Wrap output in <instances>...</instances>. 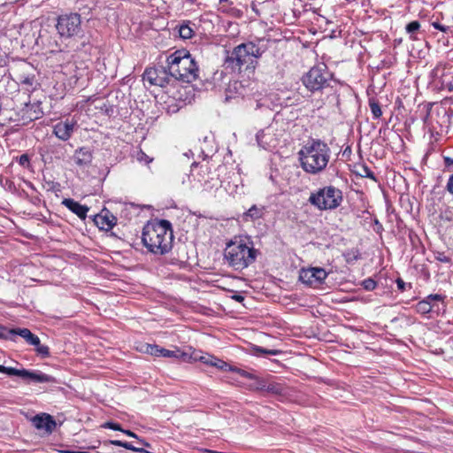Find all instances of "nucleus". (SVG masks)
I'll return each instance as SVG.
<instances>
[{
	"instance_id": "nucleus-41",
	"label": "nucleus",
	"mask_w": 453,
	"mask_h": 453,
	"mask_svg": "<svg viewBox=\"0 0 453 453\" xmlns=\"http://www.w3.org/2000/svg\"><path fill=\"white\" fill-rule=\"evenodd\" d=\"M447 188H448L449 192L453 195V174L451 175V177L449 178V180L448 181Z\"/></svg>"
},
{
	"instance_id": "nucleus-43",
	"label": "nucleus",
	"mask_w": 453,
	"mask_h": 453,
	"mask_svg": "<svg viewBox=\"0 0 453 453\" xmlns=\"http://www.w3.org/2000/svg\"><path fill=\"white\" fill-rule=\"evenodd\" d=\"M433 27L435 28V29H438L440 31H442V32H445L446 31V27L441 25L440 23L438 22H434L433 23Z\"/></svg>"
},
{
	"instance_id": "nucleus-18",
	"label": "nucleus",
	"mask_w": 453,
	"mask_h": 453,
	"mask_svg": "<svg viewBox=\"0 0 453 453\" xmlns=\"http://www.w3.org/2000/svg\"><path fill=\"white\" fill-rule=\"evenodd\" d=\"M92 159L93 153L88 147H81L77 149L73 156L74 164L81 168L88 166L91 164Z\"/></svg>"
},
{
	"instance_id": "nucleus-23",
	"label": "nucleus",
	"mask_w": 453,
	"mask_h": 453,
	"mask_svg": "<svg viewBox=\"0 0 453 453\" xmlns=\"http://www.w3.org/2000/svg\"><path fill=\"white\" fill-rule=\"evenodd\" d=\"M83 69L79 68L75 63H68L63 67V72L65 74H71L76 81L83 76Z\"/></svg>"
},
{
	"instance_id": "nucleus-10",
	"label": "nucleus",
	"mask_w": 453,
	"mask_h": 453,
	"mask_svg": "<svg viewBox=\"0 0 453 453\" xmlns=\"http://www.w3.org/2000/svg\"><path fill=\"white\" fill-rule=\"evenodd\" d=\"M0 372L10 376H18L27 381L35 383H57V380L49 374L43 373L38 370L16 369L0 365Z\"/></svg>"
},
{
	"instance_id": "nucleus-2",
	"label": "nucleus",
	"mask_w": 453,
	"mask_h": 453,
	"mask_svg": "<svg viewBox=\"0 0 453 453\" xmlns=\"http://www.w3.org/2000/svg\"><path fill=\"white\" fill-rule=\"evenodd\" d=\"M142 241L152 253L163 255L172 249L173 229L168 220L160 219L147 223L142 230Z\"/></svg>"
},
{
	"instance_id": "nucleus-12",
	"label": "nucleus",
	"mask_w": 453,
	"mask_h": 453,
	"mask_svg": "<svg viewBox=\"0 0 453 453\" xmlns=\"http://www.w3.org/2000/svg\"><path fill=\"white\" fill-rule=\"evenodd\" d=\"M171 78L167 67L162 65L146 68L143 73V81L145 82L162 88L169 84Z\"/></svg>"
},
{
	"instance_id": "nucleus-53",
	"label": "nucleus",
	"mask_w": 453,
	"mask_h": 453,
	"mask_svg": "<svg viewBox=\"0 0 453 453\" xmlns=\"http://www.w3.org/2000/svg\"><path fill=\"white\" fill-rule=\"evenodd\" d=\"M257 142L259 143V135L258 134L257 135Z\"/></svg>"
},
{
	"instance_id": "nucleus-22",
	"label": "nucleus",
	"mask_w": 453,
	"mask_h": 453,
	"mask_svg": "<svg viewBox=\"0 0 453 453\" xmlns=\"http://www.w3.org/2000/svg\"><path fill=\"white\" fill-rule=\"evenodd\" d=\"M264 206L258 207L257 205H252L246 212L243 213L242 219L244 221H253L261 219L264 215Z\"/></svg>"
},
{
	"instance_id": "nucleus-14",
	"label": "nucleus",
	"mask_w": 453,
	"mask_h": 453,
	"mask_svg": "<svg viewBox=\"0 0 453 453\" xmlns=\"http://www.w3.org/2000/svg\"><path fill=\"white\" fill-rule=\"evenodd\" d=\"M20 114L23 124L41 119L43 116L42 103L40 101L26 103L20 111Z\"/></svg>"
},
{
	"instance_id": "nucleus-25",
	"label": "nucleus",
	"mask_w": 453,
	"mask_h": 453,
	"mask_svg": "<svg viewBox=\"0 0 453 453\" xmlns=\"http://www.w3.org/2000/svg\"><path fill=\"white\" fill-rule=\"evenodd\" d=\"M211 366H215L222 371L229 370V371H234V372H238V370H240L239 368H232V366L229 365L227 363H226L225 361L220 360L217 357H214V361H213Z\"/></svg>"
},
{
	"instance_id": "nucleus-52",
	"label": "nucleus",
	"mask_w": 453,
	"mask_h": 453,
	"mask_svg": "<svg viewBox=\"0 0 453 453\" xmlns=\"http://www.w3.org/2000/svg\"><path fill=\"white\" fill-rule=\"evenodd\" d=\"M228 2V0H219V3H226Z\"/></svg>"
},
{
	"instance_id": "nucleus-42",
	"label": "nucleus",
	"mask_w": 453,
	"mask_h": 453,
	"mask_svg": "<svg viewBox=\"0 0 453 453\" xmlns=\"http://www.w3.org/2000/svg\"><path fill=\"white\" fill-rule=\"evenodd\" d=\"M437 259L441 262H443V263H449L450 261V258L443 254H440L438 257H437Z\"/></svg>"
},
{
	"instance_id": "nucleus-31",
	"label": "nucleus",
	"mask_w": 453,
	"mask_h": 453,
	"mask_svg": "<svg viewBox=\"0 0 453 453\" xmlns=\"http://www.w3.org/2000/svg\"><path fill=\"white\" fill-rule=\"evenodd\" d=\"M35 346L36 347V352L42 357H48L50 356V349L48 346L41 345V342H39V345Z\"/></svg>"
},
{
	"instance_id": "nucleus-49",
	"label": "nucleus",
	"mask_w": 453,
	"mask_h": 453,
	"mask_svg": "<svg viewBox=\"0 0 453 453\" xmlns=\"http://www.w3.org/2000/svg\"><path fill=\"white\" fill-rule=\"evenodd\" d=\"M66 453H85L82 451H66Z\"/></svg>"
},
{
	"instance_id": "nucleus-11",
	"label": "nucleus",
	"mask_w": 453,
	"mask_h": 453,
	"mask_svg": "<svg viewBox=\"0 0 453 453\" xmlns=\"http://www.w3.org/2000/svg\"><path fill=\"white\" fill-rule=\"evenodd\" d=\"M445 297L440 294H431L415 305L416 311L421 315H426L432 311L439 313L441 310H445L443 304Z\"/></svg>"
},
{
	"instance_id": "nucleus-15",
	"label": "nucleus",
	"mask_w": 453,
	"mask_h": 453,
	"mask_svg": "<svg viewBox=\"0 0 453 453\" xmlns=\"http://www.w3.org/2000/svg\"><path fill=\"white\" fill-rule=\"evenodd\" d=\"M77 126L76 121L65 119L59 121L53 126V134L61 141H68Z\"/></svg>"
},
{
	"instance_id": "nucleus-19",
	"label": "nucleus",
	"mask_w": 453,
	"mask_h": 453,
	"mask_svg": "<svg viewBox=\"0 0 453 453\" xmlns=\"http://www.w3.org/2000/svg\"><path fill=\"white\" fill-rule=\"evenodd\" d=\"M62 204L76 214L81 219H85L88 211V207L74 201L72 198H65Z\"/></svg>"
},
{
	"instance_id": "nucleus-35",
	"label": "nucleus",
	"mask_w": 453,
	"mask_h": 453,
	"mask_svg": "<svg viewBox=\"0 0 453 453\" xmlns=\"http://www.w3.org/2000/svg\"><path fill=\"white\" fill-rule=\"evenodd\" d=\"M124 448L134 452H144L145 450L141 447H135L132 443L125 441Z\"/></svg>"
},
{
	"instance_id": "nucleus-48",
	"label": "nucleus",
	"mask_w": 453,
	"mask_h": 453,
	"mask_svg": "<svg viewBox=\"0 0 453 453\" xmlns=\"http://www.w3.org/2000/svg\"><path fill=\"white\" fill-rule=\"evenodd\" d=\"M234 298H235V300H237V301H240V300H242V297L241 296H234Z\"/></svg>"
},
{
	"instance_id": "nucleus-17",
	"label": "nucleus",
	"mask_w": 453,
	"mask_h": 453,
	"mask_svg": "<svg viewBox=\"0 0 453 453\" xmlns=\"http://www.w3.org/2000/svg\"><path fill=\"white\" fill-rule=\"evenodd\" d=\"M40 155L45 163H52L63 156V147L60 144H45L40 148Z\"/></svg>"
},
{
	"instance_id": "nucleus-16",
	"label": "nucleus",
	"mask_w": 453,
	"mask_h": 453,
	"mask_svg": "<svg viewBox=\"0 0 453 453\" xmlns=\"http://www.w3.org/2000/svg\"><path fill=\"white\" fill-rule=\"evenodd\" d=\"M31 421L35 427L38 430H42L47 434H51L57 426L53 417L47 413L37 414Z\"/></svg>"
},
{
	"instance_id": "nucleus-30",
	"label": "nucleus",
	"mask_w": 453,
	"mask_h": 453,
	"mask_svg": "<svg viewBox=\"0 0 453 453\" xmlns=\"http://www.w3.org/2000/svg\"><path fill=\"white\" fill-rule=\"evenodd\" d=\"M255 350V353L256 354H258V355H278L280 354V350H277V349H265L263 347H256L254 349Z\"/></svg>"
},
{
	"instance_id": "nucleus-38",
	"label": "nucleus",
	"mask_w": 453,
	"mask_h": 453,
	"mask_svg": "<svg viewBox=\"0 0 453 453\" xmlns=\"http://www.w3.org/2000/svg\"><path fill=\"white\" fill-rule=\"evenodd\" d=\"M19 165L25 166L29 164V157L27 154H22L19 158Z\"/></svg>"
},
{
	"instance_id": "nucleus-32",
	"label": "nucleus",
	"mask_w": 453,
	"mask_h": 453,
	"mask_svg": "<svg viewBox=\"0 0 453 453\" xmlns=\"http://www.w3.org/2000/svg\"><path fill=\"white\" fill-rule=\"evenodd\" d=\"M362 286L364 287L365 289L370 291L373 290L376 288L377 283L372 278H368L362 282Z\"/></svg>"
},
{
	"instance_id": "nucleus-6",
	"label": "nucleus",
	"mask_w": 453,
	"mask_h": 453,
	"mask_svg": "<svg viewBox=\"0 0 453 453\" xmlns=\"http://www.w3.org/2000/svg\"><path fill=\"white\" fill-rule=\"evenodd\" d=\"M343 200L342 192L334 186H326L311 193L309 202L320 211L334 210Z\"/></svg>"
},
{
	"instance_id": "nucleus-24",
	"label": "nucleus",
	"mask_w": 453,
	"mask_h": 453,
	"mask_svg": "<svg viewBox=\"0 0 453 453\" xmlns=\"http://www.w3.org/2000/svg\"><path fill=\"white\" fill-rule=\"evenodd\" d=\"M420 28V23L417 20L411 21L409 24H407L405 30L407 34L410 36L411 40H417V37L415 35L416 32L418 31Z\"/></svg>"
},
{
	"instance_id": "nucleus-4",
	"label": "nucleus",
	"mask_w": 453,
	"mask_h": 453,
	"mask_svg": "<svg viewBox=\"0 0 453 453\" xmlns=\"http://www.w3.org/2000/svg\"><path fill=\"white\" fill-rule=\"evenodd\" d=\"M167 69L172 78L183 82H192L198 77V66L190 53L176 50L167 57Z\"/></svg>"
},
{
	"instance_id": "nucleus-54",
	"label": "nucleus",
	"mask_w": 453,
	"mask_h": 453,
	"mask_svg": "<svg viewBox=\"0 0 453 453\" xmlns=\"http://www.w3.org/2000/svg\"><path fill=\"white\" fill-rule=\"evenodd\" d=\"M190 2H194L195 0H189Z\"/></svg>"
},
{
	"instance_id": "nucleus-13",
	"label": "nucleus",
	"mask_w": 453,
	"mask_h": 453,
	"mask_svg": "<svg viewBox=\"0 0 453 453\" xmlns=\"http://www.w3.org/2000/svg\"><path fill=\"white\" fill-rule=\"evenodd\" d=\"M328 273L320 267L302 268L299 271V280L309 287H319L324 283Z\"/></svg>"
},
{
	"instance_id": "nucleus-1",
	"label": "nucleus",
	"mask_w": 453,
	"mask_h": 453,
	"mask_svg": "<svg viewBox=\"0 0 453 453\" xmlns=\"http://www.w3.org/2000/svg\"><path fill=\"white\" fill-rule=\"evenodd\" d=\"M297 155L302 169L309 174L316 175L326 168L331 150L325 142L312 139L302 147Z\"/></svg>"
},
{
	"instance_id": "nucleus-28",
	"label": "nucleus",
	"mask_w": 453,
	"mask_h": 453,
	"mask_svg": "<svg viewBox=\"0 0 453 453\" xmlns=\"http://www.w3.org/2000/svg\"><path fill=\"white\" fill-rule=\"evenodd\" d=\"M19 82L27 88H34L36 85L35 76L34 74L27 76L21 75L19 77Z\"/></svg>"
},
{
	"instance_id": "nucleus-40",
	"label": "nucleus",
	"mask_w": 453,
	"mask_h": 453,
	"mask_svg": "<svg viewBox=\"0 0 453 453\" xmlns=\"http://www.w3.org/2000/svg\"><path fill=\"white\" fill-rule=\"evenodd\" d=\"M396 285L398 289L402 292L405 290V282L401 278L396 280Z\"/></svg>"
},
{
	"instance_id": "nucleus-26",
	"label": "nucleus",
	"mask_w": 453,
	"mask_h": 453,
	"mask_svg": "<svg viewBox=\"0 0 453 453\" xmlns=\"http://www.w3.org/2000/svg\"><path fill=\"white\" fill-rule=\"evenodd\" d=\"M369 106H370L372 114L374 119H379V118L381 117L382 111L380 109V104L376 100L370 99L369 100Z\"/></svg>"
},
{
	"instance_id": "nucleus-7",
	"label": "nucleus",
	"mask_w": 453,
	"mask_h": 453,
	"mask_svg": "<svg viewBox=\"0 0 453 453\" xmlns=\"http://www.w3.org/2000/svg\"><path fill=\"white\" fill-rule=\"evenodd\" d=\"M331 80L332 74L325 64L311 67L302 79L303 85L311 92L329 87Z\"/></svg>"
},
{
	"instance_id": "nucleus-47",
	"label": "nucleus",
	"mask_w": 453,
	"mask_h": 453,
	"mask_svg": "<svg viewBox=\"0 0 453 453\" xmlns=\"http://www.w3.org/2000/svg\"><path fill=\"white\" fill-rule=\"evenodd\" d=\"M139 444H141V445H142V446L150 447V444H149L148 442H146V441H142V440L139 441Z\"/></svg>"
},
{
	"instance_id": "nucleus-29",
	"label": "nucleus",
	"mask_w": 453,
	"mask_h": 453,
	"mask_svg": "<svg viewBox=\"0 0 453 453\" xmlns=\"http://www.w3.org/2000/svg\"><path fill=\"white\" fill-rule=\"evenodd\" d=\"M144 351L151 356L161 357L162 348L158 345L146 344Z\"/></svg>"
},
{
	"instance_id": "nucleus-46",
	"label": "nucleus",
	"mask_w": 453,
	"mask_h": 453,
	"mask_svg": "<svg viewBox=\"0 0 453 453\" xmlns=\"http://www.w3.org/2000/svg\"><path fill=\"white\" fill-rule=\"evenodd\" d=\"M122 433H124L125 434H127V435H128L130 437L137 438V435L134 433H133L132 431H130V430L123 429Z\"/></svg>"
},
{
	"instance_id": "nucleus-45",
	"label": "nucleus",
	"mask_w": 453,
	"mask_h": 453,
	"mask_svg": "<svg viewBox=\"0 0 453 453\" xmlns=\"http://www.w3.org/2000/svg\"><path fill=\"white\" fill-rule=\"evenodd\" d=\"M445 116L448 119L449 124L450 123V119L453 117V110L449 109L448 111H445Z\"/></svg>"
},
{
	"instance_id": "nucleus-3",
	"label": "nucleus",
	"mask_w": 453,
	"mask_h": 453,
	"mask_svg": "<svg viewBox=\"0 0 453 453\" xmlns=\"http://www.w3.org/2000/svg\"><path fill=\"white\" fill-rule=\"evenodd\" d=\"M258 253L249 238H235L226 244L224 258L228 266L235 271H242L256 261Z\"/></svg>"
},
{
	"instance_id": "nucleus-36",
	"label": "nucleus",
	"mask_w": 453,
	"mask_h": 453,
	"mask_svg": "<svg viewBox=\"0 0 453 453\" xmlns=\"http://www.w3.org/2000/svg\"><path fill=\"white\" fill-rule=\"evenodd\" d=\"M8 329L0 325V339H12L8 334Z\"/></svg>"
},
{
	"instance_id": "nucleus-37",
	"label": "nucleus",
	"mask_w": 453,
	"mask_h": 453,
	"mask_svg": "<svg viewBox=\"0 0 453 453\" xmlns=\"http://www.w3.org/2000/svg\"><path fill=\"white\" fill-rule=\"evenodd\" d=\"M104 426L108 427L110 429L115 430V431H121V432L123 431L120 425L118 423H114V422H108L105 424Z\"/></svg>"
},
{
	"instance_id": "nucleus-8",
	"label": "nucleus",
	"mask_w": 453,
	"mask_h": 453,
	"mask_svg": "<svg viewBox=\"0 0 453 453\" xmlns=\"http://www.w3.org/2000/svg\"><path fill=\"white\" fill-rule=\"evenodd\" d=\"M238 373L242 377L254 380V382L250 386L252 390L266 392L273 395L280 396H285L288 394V388L280 383L272 381L266 378L255 377L243 370H238Z\"/></svg>"
},
{
	"instance_id": "nucleus-5",
	"label": "nucleus",
	"mask_w": 453,
	"mask_h": 453,
	"mask_svg": "<svg viewBox=\"0 0 453 453\" xmlns=\"http://www.w3.org/2000/svg\"><path fill=\"white\" fill-rule=\"evenodd\" d=\"M261 56L259 48L253 42L236 46L226 59V67L234 72L250 71L256 68L257 59Z\"/></svg>"
},
{
	"instance_id": "nucleus-51",
	"label": "nucleus",
	"mask_w": 453,
	"mask_h": 453,
	"mask_svg": "<svg viewBox=\"0 0 453 453\" xmlns=\"http://www.w3.org/2000/svg\"><path fill=\"white\" fill-rule=\"evenodd\" d=\"M445 160H446L447 163L453 162V160H450L449 157H446Z\"/></svg>"
},
{
	"instance_id": "nucleus-50",
	"label": "nucleus",
	"mask_w": 453,
	"mask_h": 453,
	"mask_svg": "<svg viewBox=\"0 0 453 453\" xmlns=\"http://www.w3.org/2000/svg\"><path fill=\"white\" fill-rule=\"evenodd\" d=\"M238 85H240V84H239L237 81H234V84H233V86L234 87V88H236V87H237Z\"/></svg>"
},
{
	"instance_id": "nucleus-20",
	"label": "nucleus",
	"mask_w": 453,
	"mask_h": 453,
	"mask_svg": "<svg viewBox=\"0 0 453 453\" xmlns=\"http://www.w3.org/2000/svg\"><path fill=\"white\" fill-rule=\"evenodd\" d=\"M8 334H11V337L13 335H19L30 345H39L40 339L37 335L34 334L27 328H13L8 331Z\"/></svg>"
},
{
	"instance_id": "nucleus-33",
	"label": "nucleus",
	"mask_w": 453,
	"mask_h": 453,
	"mask_svg": "<svg viewBox=\"0 0 453 453\" xmlns=\"http://www.w3.org/2000/svg\"><path fill=\"white\" fill-rule=\"evenodd\" d=\"M360 175L372 180H375V175L373 172L367 165L361 166Z\"/></svg>"
},
{
	"instance_id": "nucleus-39",
	"label": "nucleus",
	"mask_w": 453,
	"mask_h": 453,
	"mask_svg": "<svg viewBox=\"0 0 453 453\" xmlns=\"http://www.w3.org/2000/svg\"><path fill=\"white\" fill-rule=\"evenodd\" d=\"M214 357H212V356H204V357H201V361L206 365H211L213 361H214Z\"/></svg>"
},
{
	"instance_id": "nucleus-21",
	"label": "nucleus",
	"mask_w": 453,
	"mask_h": 453,
	"mask_svg": "<svg viewBox=\"0 0 453 453\" xmlns=\"http://www.w3.org/2000/svg\"><path fill=\"white\" fill-rule=\"evenodd\" d=\"M95 223L99 228L109 230L116 224V218L111 214H99L95 217Z\"/></svg>"
},
{
	"instance_id": "nucleus-34",
	"label": "nucleus",
	"mask_w": 453,
	"mask_h": 453,
	"mask_svg": "<svg viewBox=\"0 0 453 453\" xmlns=\"http://www.w3.org/2000/svg\"><path fill=\"white\" fill-rule=\"evenodd\" d=\"M179 352H180L179 350L173 351V350H169V349L162 348L161 357H177L178 358L180 357Z\"/></svg>"
},
{
	"instance_id": "nucleus-44",
	"label": "nucleus",
	"mask_w": 453,
	"mask_h": 453,
	"mask_svg": "<svg viewBox=\"0 0 453 453\" xmlns=\"http://www.w3.org/2000/svg\"><path fill=\"white\" fill-rule=\"evenodd\" d=\"M111 444L115 446H120L124 448L125 441H119V440H112L111 441Z\"/></svg>"
},
{
	"instance_id": "nucleus-9",
	"label": "nucleus",
	"mask_w": 453,
	"mask_h": 453,
	"mask_svg": "<svg viewBox=\"0 0 453 453\" xmlns=\"http://www.w3.org/2000/svg\"><path fill=\"white\" fill-rule=\"evenodd\" d=\"M56 28L61 37L79 36L82 33L81 15L78 13L60 15L58 18Z\"/></svg>"
},
{
	"instance_id": "nucleus-27",
	"label": "nucleus",
	"mask_w": 453,
	"mask_h": 453,
	"mask_svg": "<svg viewBox=\"0 0 453 453\" xmlns=\"http://www.w3.org/2000/svg\"><path fill=\"white\" fill-rule=\"evenodd\" d=\"M180 37L190 39L194 35V30L188 24H182L179 28Z\"/></svg>"
}]
</instances>
